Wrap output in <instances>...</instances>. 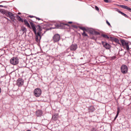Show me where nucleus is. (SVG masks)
Wrapping results in <instances>:
<instances>
[{"mask_svg":"<svg viewBox=\"0 0 131 131\" xmlns=\"http://www.w3.org/2000/svg\"><path fill=\"white\" fill-rule=\"evenodd\" d=\"M121 71L122 73L124 74H126L128 72V68L125 65H122L120 67Z\"/></svg>","mask_w":131,"mask_h":131,"instance_id":"nucleus-3","label":"nucleus"},{"mask_svg":"<svg viewBox=\"0 0 131 131\" xmlns=\"http://www.w3.org/2000/svg\"><path fill=\"white\" fill-rule=\"evenodd\" d=\"M19 62V59L16 57H13L10 60V63L13 65H16Z\"/></svg>","mask_w":131,"mask_h":131,"instance_id":"nucleus-4","label":"nucleus"},{"mask_svg":"<svg viewBox=\"0 0 131 131\" xmlns=\"http://www.w3.org/2000/svg\"><path fill=\"white\" fill-rule=\"evenodd\" d=\"M74 27H75L76 28H77V27H76V26H74Z\"/></svg>","mask_w":131,"mask_h":131,"instance_id":"nucleus-41","label":"nucleus"},{"mask_svg":"<svg viewBox=\"0 0 131 131\" xmlns=\"http://www.w3.org/2000/svg\"><path fill=\"white\" fill-rule=\"evenodd\" d=\"M101 36L104 38L107 39H108L110 38V37H109L106 34H102L101 35Z\"/></svg>","mask_w":131,"mask_h":131,"instance_id":"nucleus-20","label":"nucleus"},{"mask_svg":"<svg viewBox=\"0 0 131 131\" xmlns=\"http://www.w3.org/2000/svg\"><path fill=\"white\" fill-rule=\"evenodd\" d=\"M41 93L42 91L39 88H36L34 90V94L36 97H38L40 96Z\"/></svg>","mask_w":131,"mask_h":131,"instance_id":"nucleus-2","label":"nucleus"},{"mask_svg":"<svg viewBox=\"0 0 131 131\" xmlns=\"http://www.w3.org/2000/svg\"><path fill=\"white\" fill-rule=\"evenodd\" d=\"M43 114L41 110H38L36 111V115L37 116H41Z\"/></svg>","mask_w":131,"mask_h":131,"instance_id":"nucleus-13","label":"nucleus"},{"mask_svg":"<svg viewBox=\"0 0 131 131\" xmlns=\"http://www.w3.org/2000/svg\"><path fill=\"white\" fill-rule=\"evenodd\" d=\"M94 34L96 35H100V33L97 31H94Z\"/></svg>","mask_w":131,"mask_h":131,"instance_id":"nucleus-27","label":"nucleus"},{"mask_svg":"<svg viewBox=\"0 0 131 131\" xmlns=\"http://www.w3.org/2000/svg\"><path fill=\"white\" fill-rule=\"evenodd\" d=\"M4 18H6V19L8 20V21H10V22H11V21H10V20L9 19H8V18H7L6 17H4Z\"/></svg>","mask_w":131,"mask_h":131,"instance_id":"nucleus-36","label":"nucleus"},{"mask_svg":"<svg viewBox=\"0 0 131 131\" xmlns=\"http://www.w3.org/2000/svg\"><path fill=\"white\" fill-rule=\"evenodd\" d=\"M4 13L7 17H9L12 21H14L15 17L14 15L12 13L10 12L4 11Z\"/></svg>","mask_w":131,"mask_h":131,"instance_id":"nucleus-5","label":"nucleus"},{"mask_svg":"<svg viewBox=\"0 0 131 131\" xmlns=\"http://www.w3.org/2000/svg\"><path fill=\"white\" fill-rule=\"evenodd\" d=\"M17 20L19 21H21L22 23L24 22L23 20L21 18L20 16L18 15H17Z\"/></svg>","mask_w":131,"mask_h":131,"instance_id":"nucleus-19","label":"nucleus"},{"mask_svg":"<svg viewBox=\"0 0 131 131\" xmlns=\"http://www.w3.org/2000/svg\"><path fill=\"white\" fill-rule=\"evenodd\" d=\"M110 38L111 40L114 41L117 43L120 44L119 43V40L118 39L112 37H110Z\"/></svg>","mask_w":131,"mask_h":131,"instance_id":"nucleus-15","label":"nucleus"},{"mask_svg":"<svg viewBox=\"0 0 131 131\" xmlns=\"http://www.w3.org/2000/svg\"><path fill=\"white\" fill-rule=\"evenodd\" d=\"M91 38L92 39H95V38L94 37H93Z\"/></svg>","mask_w":131,"mask_h":131,"instance_id":"nucleus-37","label":"nucleus"},{"mask_svg":"<svg viewBox=\"0 0 131 131\" xmlns=\"http://www.w3.org/2000/svg\"><path fill=\"white\" fill-rule=\"evenodd\" d=\"M60 36L58 34H56L53 37V39L54 42H58L60 39Z\"/></svg>","mask_w":131,"mask_h":131,"instance_id":"nucleus-8","label":"nucleus"},{"mask_svg":"<svg viewBox=\"0 0 131 131\" xmlns=\"http://www.w3.org/2000/svg\"><path fill=\"white\" fill-rule=\"evenodd\" d=\"M24 83V80L21 78H19L16 81V85L19 87L22 86Z\"/></svg>","mask_w":131,"mask_h":131,"instance_id":"nucleus-7","label":"nucleus"},{"mask_svg":"<svg viewBox=\"0 0 131 131\" xmlns=\"http://www.w3.org/2000/svg\"><path fill=\"white\" fill-rule=\"evenodd\" d=\"M102 44L103 47L106 49H109L110 48V46L109 44L104 41H102Z\"/></svg>","mask_w":131,"mask_h":131,"instance_id":"nucleus-12","label":"nucleus"},{"mask_svg":"<svg viewBox=\"0 0 131 131\" xmlns=\"http://www.w3.org/2000/svg\"><path fill=\"white\" fill-rule=\"evenodd\" d=\"M95 8L96 10L97 11H99V8L96 6H95Z\"/></svg>","mask_w":131,"mask_h":131,"instance_id":"nucleus-34","label":"nucleus"},{"mask_svg":"<svg viewBox=\"0 0 131 131\" xmlns=\"http://www.w3.org/2000/svg\"><path fill=\"white\" fill-rule=\"evenodd\" d=\"M4 6L2 5H0V7H3Z\"/></svg>","mask_w":131,"mask_h":131,"instance_id":"nucleus-39","label":"nucleus"},{"mask_svg":"<svg viewBox=\"0 0 131 131\" xmlns=\"http://www.w3.org/2000/svg\"><path fill=\"white\" fill-rule=\"evenodd\" d=\"M68 23H69V24H72V22L71 21H69V22H68Z\"/></svg>","mask_w":131,"mask_h":131,"instance_id":"nucleus-38","label":"nucleus"},{"mask_svg":"<svg viewBox=\"0 0 131 131\" xmlns=\"http://www.w3.org/2000/svg\"><path fill=\"white\" fill-rule=\"evenodd\" d=\"M119 112H120L119 108V107H117V114H116V115L115 117V118H114V120H115L116 119V118H117V117L118 116V115Z\"/></svg>","mask_w":131,"mask_h":131,"instance_id":"nucleus-18","label":"nucleus"},{"mask_svg":"<svg viewBox=\"0 0 131 131\" xmlns=\"http://www.w3.org/2000/svg\"><path fill=\"white\" fill-rule=\"evenodd\" d=\"M90 131H97V129L96 128H93L91 129Z\"/></svg>","mask_w":131,"mask_h":131,"instance_id":"nucleus-28","label":"nucleus"},{"mask_svg":"<svg viewBox=\"0 0 131 131\" xmlns=\"http://www.w3.org/2000/svg\"><path fill=\"white\" fill-rule=\"evenodd\" d=\"M26 131H31L30 130H27Z\"/></svg>","mask_w":131,"mask_h":131,"instance_id":"nucleus-40","label":"nucleus"},{"mask_svg":"<svg viewBox=\"0 0 131 131\" xmlns=\"http://www.w3.org/2000/svg\"><path fill=\"white\" fill-rule=\"evenodd\" d=\"M119 6L122 8L126 9H127V8L128 7V6L124 5H119Z\"/></svg>","mask_w":131,"mask_h":131,"instance_id":"nucleus-23","label":"nucleus"},{"mask_svg":"<svg viewBox=\"0 0 131 131\" xmlns=\"http://www.w3.org/2000/svg\"><path fill=\"white\" fill-rule=\"evenodd\" d=\"M117 11L119 13L121 14L122 15L128 18V17L126 14L123 13L122 12L119 10H118Z\"/></svg>","mask_w":131,"mask_h":131,"instance_id":"nucleus-21","label":"nucleus"},{"mask_svg":"<svg viewBox=\"0 0 131 131\" xmlns=\"http://www.w3.org/2000/svg\"><path fill=\"white\" fill-rule=\"evenodd\" d=\"M21 30L24 32H26L27 31L26 29L24 27H21Z\"/></svg>","mask_w":131,"mask_h":131,"instance_id":"nucleus-22","label":"nucleus"},{"mask_svg":"<svg viewBox=\"0 0 131 131\" xmlns=\"http://www.w3.org/2000/svg\"><path fill=\"white\" fill-rule=\"evenodd\" d=\"M79 35H80V34H79Z\"/></svg>","mask_w":131,"mask_h":131,"instance_id":"nucleus-43","label":"nucleus"},{"mask_svg":"<svg viewBox=\"0 0 131 131\" xmlns=\"http://www.w3.org/2000/svg\"><path fill=\"white\" fill-rule=\"evenodd\" d=\"M35 18L36 19L38 20H42V21H43V20L42 19H41L40 18H39L37 17H36L35 16Z\"/></svg>","mask_w":131,"mask_h":131,"instance_id":"nucleus-32","label":"nucleus"},{"mask_svg":"<svg viewBox=\"0 0 131 131\" xmlns=\"http://www.w3.org/2000/svg\"><path fill=\"white\" fill-rule=\"evenodd\" d=\"M120 41L122 46L123 47L125 46L126 49L128 50H129V48L128 43L126 42L125 40H124L121 39Z\"/></svg>","mask_w":131,"mask_h":131,"instance_id":"nucleus-10","label":"nucleus"},{"mask_svg":"<svg viewBox=\"0 0 131 131\" xmlns=\"http://www.w3.org/2000/svg\"><path fill=\"white\" fill-rule=\"evenodd\" d=\"M88 110L89 112H93L95 110L94 107L92 106H91L88 108Z\"/></svg>","mask_w":131,"mask_h":131,"instance_id":"nucleus-17","label":"nucleus"},{"mask_svg":"<svg viewBox=\"0 0 131 131\" xmlns=\"http://www.w3.org/2000/svg\"><path fill=\"white\" fill-rule=\"evenodd\" d=\"M89 32L91 34H93L94 33V31L91 30H90Z\"/></svg>","mask_w":131,"mask_h":131,"instance_id":"nucleus-31","label":"nucleus"},{"mask_svg":"<svg viewBox=\"0 0 131 131\" xmlns=\"http://www.w3.org/2000/svg\"><path fill=\"white\" fill-rule=\"evenodd\" d=\"M125 0L126 1H127V0Z\"/></svg>","mask_w":131,"mask_h":131,"instance_id":"nucleus-42","label":"nucleus"},{"mask_svg":"<svg viewBox=\"0 0 131 131\" xmlns=\"http://www.w3.org/2000/svg\"><path fill=\"white\" fill-rule=\"evenodd\" d=\"M109 59L111 60H114L116 58V57L115 56H113L111 57H109Z\"/></svg>","mask_w":131,"mask_h":131,"instance_id":"nucleus-25","label":"nucleus"},{"mask_svg":"<svg viewBox=\"0 0 131 131\" xmlns=\"http://www.w3.org/2000/svg\"><path fill=\"white\" fill-rule=\"evenodd\" d=\"M106 23L109 26L111 27V25H110V23L107 20L106 21Z\"/></svg>","mask_w":131,"mask_h":131,"instance_id":"nucleus-30","label":"nucleus"},{"mask_svg":"<svg viewBox=\"0 0 131 131\" xmlns=\"http://www.w3.org/2000/svg\"><path fill=\"white\" fill-rule=\"evenodd\" d=\"M104 2L106 3H110L111 1L108 0H103Z\"/></svg>","mask_w":131,"mask_h":131,"instance_id":"nucleus-29","label":"nucleus"},{"mask_svg":"<svg viewBox=\"0 0 131 131\" xmlns=\"http://www.w3.org/2000/svg\"><path fill=\"white\" fill-rule=\"evenodd\" d=\"M36 35V40L37 41H38V36H39L37 35L36 34L35 35Z\"/></svg>","mask_w":131,"mask_h":131,"instance_id":"nucleus-26","label":"nucleus"},{"mask_svg":"<svg viewBox=\"0 0 131 131\" xmlns=\"http://www.w3.org/2000/svg\"><path fill=\"white\" fill-rule=\"evenodd\" d=\"M58 114H56L52 116L51 119L52 120L56 121L58 119Z\"/></svg>","mask_w":131,"mask_h":131,"instance_id":"nucleus-14","label":"nucleus"},{"mask_svg":"<svg viewBox=\"0 0 131 131\" xmlns=\"http://www.w3.org/2000/svg\"><path fill=\"white\" fill-rule=\"evenodd\" d=\"M119 6L122 8L126 9H127V8L128 7V6L124 5H119Z\"/></svg>","mask_w":131,"mask_h":131,"instance_id":"nucleus-24","label":"nucleus"},{"mask_svg":"<svg viewBox=\"0 0 131 131\" xmlns=\"http://www.w3.org/2000/svg\"><path fill=\"white\" fill-rule=\"evenodd\" d=\"M31 20L32 21L30 22V23L31 26V29L35 35H37L41 38V34L42 33V29L41 26H40L39 25H35L33 22L35 23H36V22L32 20Z\"/></svg>","mask_w":131,"mask_h":131,"instance_id":"nucleus-1","label":"nucleus"},{"mask_svg":"<svg viewBox=\"0 0 131 131\" xmlns=\"http://www.w3.org/2000/svg\"><path fill=\"white\" fill-rule=\"evenodd\" d=\"M127 9L128 10L129 12H131V8L130 7H128Z\"/></svg>","mask_w":131,"mask_h":131,"instance_id":"nucleus-35","label":"nucleus"},{"mask_svg":"<svg viewBox=\"0 0 131 131\" xmlns=\"http://www.w3.org/2000/svg\"><path fill=\"white\" fill-rule=\"evenodd\" d=\"M78 27L80 29H81L83 31V32L82 33V35L83 36H86L88 37V35L85 31H87V30L86 29L85 27L80 26H79Z\"/></svg>","mask_w":131,"mask_h":131,"instance_id":"nucleus-9","label":"nucleus"},{"mask_svg":"<svg viewBox=\"0 0 131 131\" xmlns=\"http://www.w3.org/2000/svg\"><path fill=\"white\" fill-rule=\"evenodd\" d=\"M56 27L57 28L63 29L64 28V26H69L67 23H56L54 24Z\"/></svg>","mask_w":131,"mask_h":131,"instance_id":"nucleus-6","label":"nucleus"},{"mask_svg":"<svg viewBox=\"0 0 131 131\" xmlns=\"http://www.w3.org/2000/svg\"><path fill=\"white\" fill-rule=\"evenodd\" d=\"M78 48V46L76 44H72L70 47L71 50L75 51Z\"/></svg>","mask_w":131,"mask_h":131,"instance_id":"nucleus-11","label":"nucleus"},{"mask_svg":"<svg viewBox=\"0 0 131 131\" xmlns=\"http://www.w3.org/2000/svg\"><path fill=\"white\" fill-rule=\"evenodd\" d=\"M24 23L25 25H26L28 27L30 28L31 29V26H30L28 21L26 19L24 20Z\"/></svg>","mask_w":131,"mask_h":131,"instance_id":"nucleus-16","label":"nucleus"},{"mask_svg":"<svg viewBox=\"0 0 131 131\" xmlns=\"http://www.w3.org/2000/svg\"><path fill=\"white\" fill-rule=\"evenodd\" d=\"M28 17H30V18L34 17V18H35V16H33V15H29V16H28Z\"/></svg>","mask_w":131,"mask_h":131,"instance_id":"nucleus-33","label":"nucleus"}]
</instances>
